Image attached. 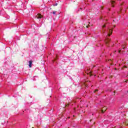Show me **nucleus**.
<instances>
[{"label": "nucleus", "mask_w": 128, "mask_h": 128, "mask_svg": "<svg viewBox=\"0 0 128 128\" xmlns=\"http://www.w3.org/2000/svg\"><path fill=\"white\" fill-rule=\"evenodd\" d=\"M115 70H116V68H115Z\"/></svg>", "instance_id": "obj_19"}, {"label": "nucleus", "mask_w": 128, "mask_h": 128, "mask_svg": "<svg viewBox=\"0 0 128 128\" xmlns=\"http://www.w3.org/2000/svg\"><path fill=\"white\" fill-rule=\"evenodd\" d=\"M102 28H106V25L103 26Z\"/></svg>", "instance_id": "obj_13"}, {"label": "nucleus", "mask_w": 128, "mask_h": 128, "mask_svg": "<svg viewBox=\"0 0 128 128\" xmlns=\"http://www.w3.org/2000/svg\"><path fill=\"white\" fill-rule=\"evenodd\" d=\"M98 92V90H95L94 92Z\"/></svg>", "instance_id": "obj_11"}, {"label": "nucleus", "mask_w": 128, "mask_h": 128, "mask_svg": "<svg viewBox=\"0 0 128 128\" xmlns=\"http://www.w3.org/2000/svg\"><path fill=\"white\" fill-rule=\"evenodd\" d=\"M122 9H120V10H122Z\"/></svg>", "instance_id": "obj_22"}, {"label": "nucleus", "mask_w": 128, "mask_h": 128, "mask_svg": "<svg viewBox=\"0 0 128 128\" xmlns=\"http://www.w3.org/2000/svg\"><path fill=\"white\" fill-rule=\"evenodd\" d=\"M121 6H122V4H121Z\"/></svg>", "instance_id": "obj_21"}, {"label": "nucleus", "mask_w": 128, "mask_h": 128, "mask_svg": "<svg viewBox=\"0 0 128 128\" xmlns=\"http://www.w3.org/2000/svg\"><path fill=\"white\" fill-rule=\"evenodd\" d=\"M32 61L30 60L29 61V68H32Z\"/></svg>", "instance_id": "obj_5"}, {"label": "nucleus", "mask_w": 128, "mask_h": 128, "mask_svg": "<svg viewBox=\"0 0 128 128\" xmlns=\"http://www.w3.org/2000/svg\"><path fill=\"white\" fill-rule=\"evenodd\" d=\"M70 106V104H66L65 106Z\"/></svg>", "instance_id": "obj_8"}, {"label": "nucleus", "mask_w": 128, "mask_h": 128, "mask_svg": "<svg viewBox=\"0 0 128 128\" xmlns=\"http://www.w3.org/2000/svg\"><path fill=\"white\" fill-rule=\"evenodd\" d=\"M120 51H121L120 50H119V51H118V52H120Z\"/></svg>", "instance_id": "obj_18"}, {"label": "nucleus", "mask_w": 128, "mask_h": 128, "mask_svg": "<svg viewBox=\"0 0 128 128\" xmlns=\"http://www.w3.org/2000/svg\"><path fill=\"white\" fill-rule=\"evenodd\" d=\"M54 6H58V3H56V4H54Z\"/></svg>", "instance_id": "obj_10"}, {"label": "nucleus", "mask_w": 128, "mask_h": 128, "mask_svg": "<svg viewBox=\"0 0 128 128\" xmlns=\"http://www.w3.org/2000/svg\"><path fill=\"white\" fill-rule=\"evenodd\" d=\"M86 27L88 28V26H86Z\"/></svg>", "instance_id": "obj_15"}, {"label": "nucleus", "mask_w": 128, "mask_h": 128, "mask_svg": "<svg viewBox=\"0 0 128 128\" xmlns=\"http://www.w3.org/2000/svg\"><path fill=\"white\" fill-rule=\"evenodd\" d=\"M106 107H104L103 108H102V114H104V112H106Z\"/></svg>", "instance_id": "obj_3"}, {"label": "nucleus", "mask_w": 128, "mask_h": 128, "mask_svg": "<svg viewBox=\"0 0 128 128\" xmlns=\"http://www.w3.org/2000/svg\"><path fill=\"white\" fill-rule=\"evenodd\" d=\"M56 11L53 12H52L53 14H56Z\"/></svg>", "instance_id": "obj_9"}, {"label": "nucleus", "mask_w": 128, "mask_h": 128, "mask_svg": "<svg viewBox=\"0 0 128 128\" xmlns=\"http://www.w3.org/2000/svg\"><path fill=\"white\" fill-rule=\"evenodd\" d=\"M32 128H34V127H32Z\"/></svg>", "instance_id": "obj_23"}, {"label": "nucleus", "mask_w": 128, "mask_h": 128, "mask_svg": "<svg viewBox=\"0 0 128 128\" xmlns=\"http://www.w3.org/2000/svg\"><path fill=\"white\" fill-rule=\"evenodd\" d=\"M124 68H128V67L126 66H124Z\"/></svg>", "instance_id": "obj_12"}, {"label": "nucleus", "mask_w": 128, "mask_h": 128, "mask_svg": "<svg viewBox=\"0 0 128 128\" xmlns=\"http://www.w3.org/2000/svg\"><path fill=\"white\" fill-rule=\"evenodd\" d=\"M109 30V33L108 34V36H110V34H112V29H110V28H108Z\"/></svg>", "instance_id": "obj_1"}, {"label": "nucleus", "mask_w": 128, "mask_h": 128, "mask_svg": "<svg viewBox=\"0 0 128 128\" xmlns=\"http://www.w3.org/2000/svg\"><path fill=\"white\" fill-rule=\"evenodd\" d=\"M122 48H123V50H124L125 48H124V47Z\"/></svg>", "instance_id": "obj_17"}, {"label": "nucleus", "mask_w": 128, "mask_h": 128, "mask_svg": "<svg viewBox=\"0 0 128 128\" xmlns=\"http://www.w3.org/2000/svg\"><path fill=\"white\" fill-rule=\"evenodd\" d=\"M114 94H116V92H114Z\"/></svg>", "instance_id": "obj_20"}, {"label": "nucleus", "mask_w": 128, "mask_h": 128, "mask_svg": "<svg viewBox=\"0 0 128 128\" xmlns=\"http://www.w3.org/2000/svg\"><path fill=\"white\" fill-rule=\"evenodd\" d=\"M111 4H112V6H114V1H111L110 2Z\"/></svg>", "instance_id": "obj_6"}, {"label": "nucleus", "mask_w": 128, "mask_h": 128, "mask_svg": "<svg viewBox=\"0 0 128 128\" xmlns=\"http://www.w3.org/2000/svg\"><path fill=\"white\" fill-rule=\"evenodd\" d=\"M128 80H126V81H125V82H128Z\"/></svg>", "instance_id": "obj_14"}, {"label": "nucleus", "mask_w": 128, "mask_h": 128, "mask_svg": "<svg viewBox=\"0 0 128 128\" xmlns=\"http://www.w3.org/2000/svg\"><path fill=\"white\" fill-rule=\"evenodd\" d=\"M114 28H116V25H114Z\"/></svg>", "instance_id": "obj_16"}, {"label": "nucleus", "mask_w": 128, "mask_h": 128, "mask_svg": "<svg viewBox=\"0 0 128 128\" xmlns=\"http://www.w3.org/2000/svg\"><path fill=\"white\" fill-rule=\"evenodd\" d=\"M88 74H90V76H92V72H90L89 73H87Z\"/></svg>", "instance_id": "obj_7"}, {"label": "nucleus", "mask_w": 128, "mask_h": 128, "mask_svg": "<svg viewBox=\"0 0 128 128\" xmlns=\"http://www.w3.org/2000/svg\"><path fill=\"white\" fill-rule=\"evenodd\" d=\"M105 42H106V44H108V42H110V39H108V38L106 39Z\"/></svg>", "instance_id": "obj_4"}, {"label": "nucleus", "mask_w": 128, "mask_h": 128, "mask_svg": "<svg viewBox=\"0 0 128 128\" xmlns=\"http://www.w3.org/2000/svg\"><path fill=\"white\" fill-rule=\"evenodd\" d=\"M36 18L38 19L42 18V16L41 14H38L36 15Z\"/></svg>", "instance_id": "obj_2"}]
</instances>
